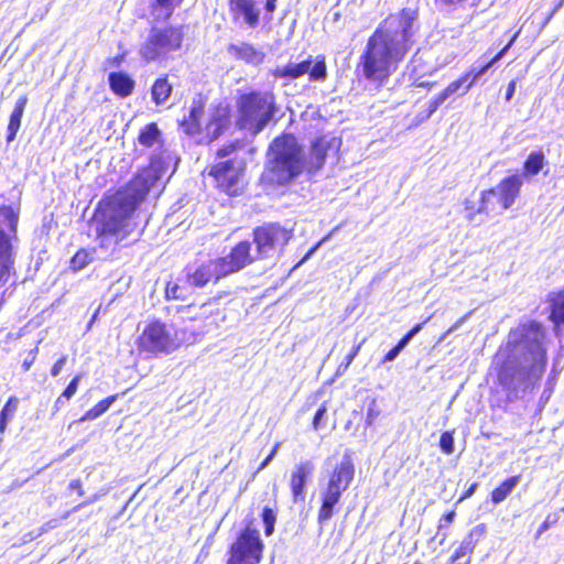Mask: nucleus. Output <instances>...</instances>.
<instances>
[{
  "mask_svg": "<svg viewBox=\"0 0 564 564\" xmlns=\"http://www.w3.org/2000/svg\"><path fill=\"white\" fill-rule=\"evenodd\" d=\"M327 413L326 402L322 403L314 414L312 426L315 431L321 430L325 426V417Z\"/></svg>",
  "mask_w": 564,
  "mask_h": 564,
  "instance_id": "44",
  "label": "nucleus"
},
{
  "mask_svg": "<svg viewBox=\"0 0 564 564\" xmlns=\"http://www.w3.org/2000/svg\"><path fill=\"white\" fill-rule=\"evenodd\" d=\"M85 506L83 505V502L78 503L77 506H75L72 510H70V513H75V512H78L80 511L82 509H84Z\"/></svg>",
  "mask_w": 564,
  "mask_h": 564,
  "instance_id": "63",
  "label": "nucleus"
},
{
  "mask_svg": "<svg viewBox=\"0 0 564 564\" xmlns=\"http://www.w3.org/2000/svg\"><path fill=\"white\" fill-rule=\"evenodd\" d=\"M497 207H499V195L496 192V187L482 191L477 207L475 202L470 199L465 200L466 218L471 223L480 224L484 220H477L476 216L481 214L488 216L490 213L496 212Z\"/></svg>",
  "mask_w": 564,
  "mask_h": 564,
  "instance_id": "15",
  "label": "nucleus"
},
{
  "mask_svg": "<svg viewBox=\"0 0 564 564\" xmlns=\"http://www.w3.org/2000/svg\"><path fill=\"white\" fill-rule=\"evenodd\" d=\"M314 469V464L311 460H303L293 469L290 487L294 502L304 501L306 484L308 478L313 475Z\"/></svg>",
  "mask_w": 564,
  "mask_h": 564,
  "instance_id": "19",
  "label": "nucleus"
},
{
  "mask_svg": "<svg viewBox=\"0 0 564 564\" xmlns=\"http://www.w3.org/2000/svg\"><path fill=\"white\" fill-rule=\"evenodd\" d=\"M431 319V316L427 317L424 322L419 323L414 325L397 344V346L403 350L409 343L414 338L415 335H417L421 329L423 328V325L426 324Z\"/></svg>",
  "mask_w": 564,
  "mask_h": 564,
  "instance_id": "43",
  "label": "nucleus"
},
{
  "mask_svg": "<svg viewBox=\"0 0 564 564\" xmlns=\"http://www.w3.org/2000/svg\"><path fill=\"white\" fill-rule=\"evenodd\" d=\"M181 279L177 281H170L165 286V297L167 300H181L185 301L188 296L189 290L186 282L184 284L180 283Z\"/></svg>",
  "mask_w": 564,
  "mask_h": 564,
  "instance_id": "35",
  "label": "nucleus"
},
{
  "mask_svg": "<svg viewBox=\"0 0 564 564\" xmlns=\"http://www.w3.org/2000/svg\"><path fill=\"white\" fill-rule=\"evenodd\" d=\"M68 488L70 490H75L78 492L79 496H83L84 495V490L82 488V482L79 479H73L69 485H68Z\"/></svg>",
  "mask_w": 564,
  "mask_h": 564,
  "instance_id": "54",
  "label": "nucleus"
},
{
  "mask_svg": "<svg viewBox=\"0 0 564 564\" xmlns=\"http://www.w3.org/2000/svg\"><path fill=\"white\" fill-rule=\"evenodd\" d=\"M68 400H65V398H62V394L56 399L55 403H54V406H53V413H56L57 411H59L64 405L65 403L67 402Z\"/></svg>",
  "mask_w": 564,
  "mask_h": 564,
  "instance_id": "56",
  "label": "nucleus"
},
{
  "mask_svg": "<svg viewBox=\"0 0 564 564\" xmlns=\"http://www.w3.org/2000/svg\"><path fill=\"white\" fill-rule=\"evenodd\" d=\"M551 321L556 325L564 324V292H558L550 299Z\"/></svg>",
  "mask_w": 564,
  "mask_h": 564,
  "instance_id": "34",
  "label": "nucleus"
},
{
  "mask_svg": "<svg viewBox=\"0 0 564 564\" xmlns=\"http://www.w3.org/2000/svg\"><path fill=\"white\" fill-rule=\"evenodd\" d=\"M545 165V155L542 151H532L523 163V177L538 175Z\"/></svg>",
  "mask_w": 564,
  "mask_h": 564,
  "instance_id": "28",
  "label": "nucleus"
},
{
  "mask_svg": "<svg viewBox=\"0 0 564 564\" xmlns=\"http://www.w3.org/2000/svg\"><path fill=\"white\" fill-rule=\"evenodd\" d=\"M227 53L230 57L252 66L262 64L265 57L262 51L248 42L230 43Z\"/></svg>",
  "mask_w": 564,
  "mask_h": 564,
  "instance_id": "21",
  "label": "nucleus"
},
{
  "mask_svg": "<svg viewBox=\"0 0 564 564\" xmlns=\"http://www.w3.org/2000/svg\"><path fill=\"white\" fill-rule=\"evenodd\" d=\"M138 142L145 147L152 148L156 144H162V132L155 122L145 124L139 132Z\"/></svg>",
  "mask_w": 564,
  "mask_h": 564,
  "instance_id": "27",
  "label": "nucleus"
},
{
  "mask_svg": "<svg viewBox=\"0 0 564 564\" xmlns=\"http://www.w3.org/2000/svg\"><path fill=\"white\" fill-rule=\"evenodd\" d=\"M184 36L183 25L153 24L140 45L139 55L148 63L165 59L171 53L181 50Z\"/></svg>",
  "mask_w": 564,
  "mask_h": 564,
  "instance_id": "9",
  "label": "nucleus"
},
{
  "mask_svg": "<svg viewBox=\"0 0 564 564\" xmlns=\"http://www.w3.org/2000/svg\"><path fill=\"white\" fill-rule=\"evenodd\" d=\"M99 498H100V495H99V494H95V495H93V496L88 497L85 501H83V505H84L85 507H87V506H89V505L95 503L96 501H98V500H99Z\"/></svg>",
  "mask_w": 564,
  "mask_h": 564,
  "instance_id": "59",
  "label": "nucleus"
},
{
  "mask_svg": "<svg viewBox=\"0 0 564 564\" xmlns=\"http://www.w3.org/2000/svg\"><path fill=\"white\" fill-rule=\"evenodd\" d=\"M0 216L3 218L8 230L7 232H13L17 235L19 214L13 209L12 206H2L0 208Z\"/></svg>",
  "mask_w": 564,
  "mask_h": 564,
  "instance_id": "37",
  "label": "nucleus"
},
{
  "mask_svg": "<svg viewBox=\"0 0 564 564\" xmlns=\"http://www.w3.org/2000/svg\"><path fill=\"white\" fill-rule=\"evenodd\" d=\"M239 118L237 124L253 134L260 133L275 117L279 108L270 91L251 90L242 94L237 102Z\"/></svg>",
  "mask_w": 564,
  "mask_h": 564,
  "instance_id": "6",
  "label": "nucleus"
},
{
  "mask_svg": "<svg viewBox=\"0 0 564 564\" xmlns=\"http://www.w3.org/2000/svg\"><path fill=\"white\" fill-rule=\"evenodd\" d=\"M28 104V97L25 95L21 96L10 115L9 124L7 129V142L10 143L14 141L17 133L21 127V120L24 113L25 106Z\"/></svg>",
  "mask_w": 564,
  "mask_h": 564,
  "instance_id": "24",
  "label": "nucleus"
},
{
  "mask_svg": "<svg viewBox=\"0 0 564 564\" xmlns=\"http://www.w3.org/2000/svg\"><path fill=\"white\" fill-rule=\"evenodd\" d=\"M444 102L445 100L443 99V96H440V94L432 98L427 104L424 118H431Z\"/></svg>",
  "mask_w": 564,
  "mask_h": 564,
  "instance_id": "47",
  "label": "nucleus"
},
{
  "mask_svg": "<svg viewBox=\"0 0 564 564\" xmlns=\"http://www.w3.org/2000/svg\"><path fill=\"white\" fill-rule=\"evenodd\" d=\"M549 519H550V517H547L546 520L541 524L540 532H542L549 528Z\"/></svg>",
  "mask_w": 564,
  "mask_h": 564,
  "instance_id": "64",
  "label": "nucleus"
},
{
  "mask_svg": "<svg viewBox=\"0 0 564 564\" xmlns=\"http://www.w3.org/2000/svg\"><path fill=\"white\" fill-rule=\"evenodd\" d=\"M416 14L403 9L383 20L369 36L357 63V73L364 80L383 86L398 69L412 47Z\"/></svg>",
  "mask_w": 564,
  "mask_h": 564,
  "instance_id": "2",
  "label": "nucleus"
},
{
  "mask_svg": "<svg viewBox=\"0 0 564 564\" xmlns=\"http://www.w3.org/2000/svg\"><path fill=\"white\" fill-rule=\"evenodd\" d=\"M264 544L256 528L246 527L230 545L227 564H259Z\"/></svg>",
  "mask_w": 564,
  "mask_h": 564,
  "instance_id": "11",
  "label": "nucleus"
},
{
  "mask_svg": "<svg viewBox=\"0 0 564 564\" xmlns=\"http://www.w3.org/2000/svg\"><path fill=\"white\" fill-rule=\"evenodd\" d=\"M19 247L18 235L0 227V288L15 275V259Z\"/></svg>",
  "mask_w": 564,
  "mask_h": 564,
  "instance_id": "13",
  "label": "nucleus"
},
{
  "mask_svg": "<svg viewBox=\"0 0 564 564\" xmlns=\"http://www.w3.org/2000/svg\"><path fill=\"white\" fill-rule=\"evenodd\" d=\"M454 431H445L442 433L440 437V448L441 451L446 454L451 455L454 453L455 446H454Z\"/></svg>",
  "mask_w": 564,
  "mask_h": 564,
  "instance_id": "42",
  "label": "nucleus"
},
{
  "mask_svg": "<svg viewBox=\"0 0 564 564\" xmlns=\"http://www.w3.org/2000/svg\"><path fill=\"white\" fill-rule=\"evenodd\" d=\"M67 361V356H62L51 368V375L57 377Z\"/></svg>",
  "mask_w": 564,
  "mask_h": 564,
  "instance_id": "49",
  "label": "nucleus"
},
{
  "mask_svg": "<svg viewBox=\"0 0 564 564\" xmlns=\"http://www.w3.org/2000/svg\"><path fill=\"white\" fill-rule=\"evenodd\" d=\"M380 412L381 411L378 408L376 400H371L367 408L366 426H371L380 415Z\"/></svg>",
  "mask_w": 564,
  "mask_h": 564,
  "instance_id": "45",
  "label": "nucleus"
},
{
  "mask_svg": "<svg viewBox=\"0 0 564 564\" xmlns=\"http://www.w3.org/2000/svg\"><path fill=\"white\" fill-rule=\"evenodd\" d=\"M29 478H25L23 479L22 481H19V480H14L12 482V485L10 486V490H14V489H18V488H21L23 486V484L28 480Z\"/></svg>",
  "mask_w": 564,
  "mask_h": 564,
  "instance_id": "62",
  "label": "nucleus"
},
{
  "mask_svg": "<svg viewBox=\"0 0 564 564\" xmlns=\"http://www.w3.org/2000/svg\"><path fill=\"white\" fill-rule=\"evenodd\" d=\"M80 379H82V375L75 376L70 380L68 386L65 388V390L62 392V398H65V400L72 399L78 389Z\"/></svg>",
  "mask_w": 564,
  "mask_h": 564,
  "instance_id": "46",
  "label": "nucleus"
},
{
  "mask_svg": "<svg viewBox=\"0 0 564 564\" xmlns=\"http://www.w3.org/2000/svg\"><path fill=\"white\" fill-rule=\"evenodd\" d=\"M253 243L256 245V254L252 256L253 261L257 259L272 258L276 251H282L289 243L293 234L291 230L282 227L278 223H268L253 229Z\"/></svg>",
  "mask_w": 564,
  "mask_h": 564,
  "instance_id": "10",
  "label": "nucleus"
},
{
  "mask_svg": "<svg viewBox=\"0 0 564 564\" xmlns=\"http://www.w3.org/2000/svg\"><path fill=\"white\" fill-rule=\"evenodd\" d=\"M494 362L497 381L508 402L533 394L547 366L546 330L534 319L520 322L509 330Z\"/></svg>",
  "mask_w": 564,
  "mask_h": 564,
  "instance_id": "1",
  "label": "nucleus"
},
{
  "mask_svg": "<svg viewBox=\"0 0 564 564\" xmlns=\"http://www.w3.org/2000/svg\"><path fill=\"white\" fill-rule=\"evenodd\" d=\"M108 83L110 89L117 96L126 98L130 96L134 89V80L132 77L124 72H112L108 76Z\"/></svg>",
  "mask_w": 564,
  "mask_h": 564,
  "instance_id": "22",
  "label": "nucleus"
},
{
  "mask_svg": "<svg viewBox=\"0 0 564 564\" xmlns=\"http://www.w3.org/2000/svg\"><path fill=\"white\" fill-rule=\"evenodd\" d=\"M355 477V465L349 453H345L341 460L328 474L327 481L321 487V508L318 523L324 524L332 519L335 508L343 494L350 487Z\"/></svg>",
  "mask_w": 564,
  "mask_h": 564,
  "instance_id": "8",
  "label": "nucleus"
},
{
  "mask_svg": "<svg viewBox=\"0 0 564 564\" xmlns=\"http://www.w3.org/2000/svg\"><path fill=\"white\" fill-rule=\"evenodd\" d=\"M274 78L294 80L307 74L311 82H323L327 77V67L324 56H317L313 62L312 56L300 62H289L286 65L276 66L271 72Z\"/></svg>",
  "mask_w": 564,
  "mask_h": 564,
  "instance_id": "12",
  "label": "nucleus"
},
{
  "mask_svg": "<svg viewBox=\"0 0 564 564\" xmlns=\"http://www.w3.org/2000/svg\"><path fill=\"white\" fill-rule=\"evenodd\" d=\"M238 167L235 166L232 160H226L218 162L217 164L213 165L209 171V175L214 178L219 177L220 175L229 173V171H235Z\"/></svg>",
  "mask_w": 564,
  "mask_h": 564,
  "instance_id": "41",
  "label": "nucleus"
},
{
  "mask_svg": "<svg viewBox=\"0 0 564 564\" xmlns=\"http://www.w3.org/2000/svg\"><path fill=\"white\" fill-rule=\"evenodd\" d=\"M203 104L199 100H194L189 108L188 116L184 117L180 123L185 133L193 135L199 131V119L203 116Z\"/></svg>",
  "mask_w": 564,
  "mask_h": 564,
  "instance_id": "26",
  "label": "nucleus"
},
{
  "mask_svg": "<svg viewBox=\"0 0 564 564\" xmlns=\"http://www.w3.org/2000/svg\"><path fill=\"white\" fill-rule=\"evenodd\" d=\"M262 522L264 525V534L270 536L274 532V525L276 520V514L274 510L270 507H264L261 513Z\"/></svg>",
  "mask_w": 564,
  "mask_h": 564,
  "instance_id": "40",
  "label": "nucleus"
},
{
  "mask_svg": "<svg viewBox=\"0 0 564 564\" xmlns=\"http://www.w3.org/2000/svg\"><path fill=\"white\" fill-rule=\"evenodd\" d=\"M239 177L240 171L237 169L235 171H229L227 174L220 175L219 177L215 178V181L221 191L228 195L235 196L239 194Z\"/></svg>",
  "mask_w": 564,
  "mask_h": 564,
  "instance_id": "29",
  "label": "nucleus"
},
{
  "mask_svg": "<svg viewBox=\"0 0 564 564\" xmlns=\"http://www.w3.org/2000/svg\"><path fill=\"white\" fill-rule=\"evenodd\" d=\"M467 318V316H464L462 317L460 319H458L446 333L447 334H451L453 332H455L463 323L464 321Z\"/></svg>",
  "mask_w": 564,
  "mask_h": 564,
  "instance_id": "61",
  "label": "nucleus"
},
{
  "mask_svg": "<svg viewBox=\"0 0 564 564\" xmlns=\"http://www.w3.org/2000/svg\"><path fill=\"white\" fill-rule=\"evenodd\" d=\"M34 361H35V356L25 358L22 364L23 370L29 371V369L31 368V366L33 365Z\"/></svg>",
  "mask_w": 564,
  "mask_h": 564,
  "instance_id": "58",
  "label": "nucleus"
},
{
  "mask_svg": "<svg viewBox=\"0 0 564 564\" xmlns=\"http://www.w3.org/2000/svg\"><path fill=\"white\" fill-rule=\"evenodd\" d=\"M118 399L117 394L109 395L106 399L99 401L94 408L88 410L82 417L80 422L93 421L101 416L108 411L112 403Z\"/></svg>",
  "mask_w": 564,
  "mask_h": 564,
  "instance_id": "32",
  "label": "nucleus"
},
{
  "mask_svg": "<svg viewBox=\"0 0 564 564\" xmlns=\"http://www.w3.org/2000/svg\"><path fill=\"white\" fill-rule=\"evenodd\" d=\"M251 242H238L227 256L188 265L184 270L185 282L194 289H203L209 282L216 283L223 278L241 271L252 263Z\"/></svg>",
  "mask_w": 564,
  "mask_h": 564,
  "instance_id": "5",
  "label": "nucleus"
},
{
  "mask_svg": "<svg viewBox=\"0 0 564 564\" xmlns=\"http://www.w3.org/2000/svg\"><path fill=\"white\" fill-rule=\"evenodd\" d=\"M231 22L240 30L256 29L260 24L261 8L257 0H229Z\"/></svg>",
  "mask_w": 564,
  "mask_h": 564,
  "instance_id": "14",
  "label": "nucleus"
},
{
  "mask_svg": "<svg viewBox=\"0 0 564 564\" xmlns=\"http://www.w3.org/2000/svg\"><path fill=\"white\" fill-rule=\"evenodd\" d=\"M519 482L520 476H511L503 480L491 491V501L495 505L501 503L514 490Z\"/></svg>",
  "mask_w": 564,
  "mask_h": 564,
  "instance_id": "31",
  "label": "nucleus"
},
{
  "mask_svg": "<svg viewBox=\"0 0 564 564\" xmlns=\"http://www.w3.org/2000/svg\"><path fill=\"white\" fill-rule=\"evenodd\" d=\"M523 185V176L519 173L509 175L496 186L499 195V207L501 210L509 209L516 202Z\"/></svg>",
  "mask_w": 564,
  "mask_h": 564,
  "instance_id": "18",
  "label": "nucleus"
},
{
  "mask_svg": "<svg viewBox=\"0 0 564 564\" xmlns=\"http://www.w3.org/2000/svg\"><path fill=\"white\" fill-rule=\"evenodd\" d=\"M230 126V115L226 107H218L207 124V133L213 140L218 139Z\"/></svg>",
  "mask_w": 564,
  "mask_h": 564,
  "instance_id": "23",
  "label": "nucleus"
},
{
  "mask_svg": "<svg viewBox=\"0 0 564 564\" xmlns=\"http://www.w3.org/2000/svg\"><path fill=\"white\" fill-rule=\"evenodd\" d=\"M455 512L451 511L443 516L442 521H445L446 523H452L455 519Z\"/></svg>",
  "mask_w": 564,
  "mask_h": 564,
  "instance_id": "60",
  "label": "nucleus"
},
{
  "mask_svg": "<svg viewBox=\"0 0 564 564\" xmlns=\"http://www.w3.org/2000/svg\"><path fill=\"white\" fill-rule=\"evenodd\" d=\"M94 260V251L87 249H79L70 259L69 269L78 272L85 269Z\"/></svg>",
  "mask_w": 564,
  "mask_h": 564,
  "instance_id": "36",
  "label": "nucleus"
},
{
  "mask_svg": "<svg viewBox=\"0 0 564 564\" xmlns=\"http://www.w3.org/2000/svg\"><path fill=\"white\" fill-rule=\"evenodd\" d=\"M276 9V0H267L264 3V10L268 13H273Z\"/></svg>",
  "mask_w": 564,
  "mask_h": 564,
  "instance_id": "57",
  "label": "nucleus"
},
{
  "mask_svg": "<svg viewBox=\"0 0 564 564\" xmlns=\"http://www.w3.org/2000/svg\"><path fill=\"white\" fill-rule=\"evenodd\" d=\"M178 0H153L150 4V14L154 22L167 21L177 4Z\"/></svg>",
  "mask_w": 564,
  "mask_h": 564,
  "instance_id": "25",
  "label": "nucleus"
},
{
  "mask_svg": "<svg viewBox=\"0 0 564 564\" xmlns=\"http://www.w3.org/2000/svg\"><path fill=\"white\" fill-rule=\"evenodd\" d=\"M360 346L361 345L359 344V345L352 347L350 352L345 357V364H341V366H344L345 368L349 367V365L354 361V359L358 355Z\"/></svg>",
  "mask_w": 564,
  "mask_h": 564,
  "instance_id": "51",
  "label": "nucleus"
},
{
  "mask_svg": "<svg viewBox=\"0 0 564 564\" xmlns=\"http://www.w3.org/2000/svg\"><path fill=\"white\" fill-rule=\"evenodd\" d=\"M278 447H279V444H275L273 446V448L271 449V452L269 453V455L262 460V463L260 464L259 468H258V471L264 469L270 463L271 460L274 458L276 452H278Z\"/></svg>",
  "mask_w": 564,
  "mask_h": 564,
  "instance_id": "52",
  "label": "nucleus"
},
{
  "mask_svg": "<svg viewBox=\"0 0 564 564\" xmlns=\"http://www.w3.org/2000/svg\"><path fill=\"white\" fill-rule=\"evenodd\" d=\"M478 488V482H473L467 489L466 491L463 494L462 498L460 499H467V498H470L477 490Z\"/></svg>",
  "mask_w": 564,
  "mask_h": 564,
  "instance_id": "55",
  "label": "nucleus"
},
{
  "mask_svg": "<svg viewBox=\"0 0 564 564\" xmlns=\"http://www.w3.org/2000/svg\"><path fill=\"white\" fill-rule=\"evenodd\" d=\"M173 86L169 83L167 77L158 78L151 88L152 100L156 105H163L171 96Z\"/></svg>",
  "mask_w": 564,
  "mask_h": 564,
  "instance_id": "30",
  "label": "nucleus"
},
{
  "mask_svg": "<svg viewBox=\"0 0 564 564\" xmlns=\"http://www.w3.org/2000/svg\"><path fill=\"white\" fill-rule=\"evenodd\" d=\"M240 147L239 142H231L227 145L221 147L217 151V158L225 159L230 156L238 148Z\"/></svg>",
  "mask_w": 564,
  "mask_h": 564,
  "instance_id": "48",
  "label": "nucleus"
},
{
  "mask_svg": "<svg viewBox=\"0 0 564 564\" xmlns=\"http://www.w3.org/2000/svg\"><path fill=\"white\" fill-rule=\"evenodd\" d=\"M486 533L485 524L475 525L463 539L458 549L449 557L448 564H469L475 546Z\"/></svg>",
  "mask_w": 564,
  "mask_h": 564,
  "instance_id": "16",
  "label": "nucleus"
},
{
  "mask_svg": "<svg viewBox=\"0 0 564 564\" xmlns=\"http://www.w3.org/2000/svg\"><path fill=\"white\" fill-rule=\"evenodd\" d=\"M402 350L395 345L383 357L382 362H391L398 358Z\"/></svg>",
  "mask_w": 564,
  "mask_h": 564,
  "instance_id": "50",
  "label": "nucleus"
},
{
  "mask_svg": "<svg viewBox=\"0 0 564 564\" xmlns=\"http://www.w3.org/2000/svg\"><path fill=\"white\" fill-rule=\"evenodd\" d=\"M305 167V152L297 139L290 133L276 137L269 145L263 180L285 186L296 180Z\"/></svg>",
  "mask_w": 564,
  "mask_h": 564,
  "instance_id": "4",
  "label": "nucleus"
},
{
  "mask_svg": "<svg viewBox=\"0 0 564 564\" xmlns=\"http://www.w3.org/2000/svg\"><path fill=\"white\" fill-rule=\"evenodd\" d=\"M178 158L170 150L162 149L151 155L149 166L142 169L123 187L116 193L105 196L97 205L94 213L96 230L110 234L129 232L130 220L134 212L148 196L150 189L169 171L172 163L177 164Z\"/></svg>",
  "mask_w": 564,
  "mask_h": 564,
  "instance_id": "3",
  "label": "nucleus"
},
{
  "mask_svg": "<svg viewBox=\"0 0 564 564\" xmlns=\"http://www.w3.org/2000/svg\"><path fill=\"white\" fill-rule=\"evenodd\" d=\"M518 37V33L513 34L509 42L489 61L487 62H476L471 65L470 69L465 73V76H468V84L464 87L462 94L465 95L468 93L470 87L479 80L491 67L495 63L500 61L506 53L510 50Z\"/></svg>",
  "mask_w": 564,
  "mask_h": 564,
  "instance_id": "20",
  "label": "nucleus"
},
{
  "mask_svg": "<svg viewBox=\"0 0 564 564\" xmlns=\"http://www.w3.org/2000/svg\"><path fill=\"white\" fill-rule=\"evenodd\" d=\"M196 333L188 326L176 327L160 319L151 321L140 336V346L152 354H171L183 344H193Z\"/></svg>",
  "mask_w": 564,
  "mask_h": 564,
  "instance_id": "7",
  "label": "nucleus"
},
{
  "mask_svg": "<svg viewBox=\"0 0 564 564\" xmlns=\"http://www.w3.org/2000/svg\"><path fill=\"white\" fill-rule=\"evenodd\" d=\"M516 89H517V80L516 79H512L509 82L508 86H507V91H506V100L507 101H510L516 93Z\"/></svg>",
  "mask_w": 564,
  "mask_h": 564,
  "instance_id": "53",
  "label": "nucleus"
},
{
  "mask_svg": "<svg viewBox=\"0 0 564 564\" xmlns=\"http://www.w3.org/2000/svg\"><path fill=\"white\" fill-rule=\"evenodd\" d=\"M340 145V140L336 137L330 135H322L316 138L312 144L310 150V160L308 163L311 169L314 171H318L323 167L326 156L329 151H338Z\"/></svg>",
  "mask_w": 564,
  "mask_h": 564,
  "instance_id": "17",
  "label": "nucleus"
},
{
  "mask_svg": "<svg viewBox=\"0 0 564 564\" xmlns=\"http://www.w3.org/2000/svg\"><path fill=\"white\" fill-rule=\"evenodd\" d=\"M99 247L102 249L115 248L118 242L123 238L121 234L101 232L96 230Z\"/></svg>",
  "mask_w": 564,
  "mask_h": 564,
  "instance_id": "39",
  "label": "nucleus"
},
{
  "mask_svg": "<svg viewBox=\"0 0 564 564\" xmlns=\"http://www.w3.org/2000/svg\"><path fill=\"white\" fill-rule=\"evenodd\" d=\"M19 399L14 395L10 397L0 411V434H3L18 410Z\"/></svg>",
  "mask_w": 564,
  "mask_h": 564,
  "instance_id": "33",
  "label": "nucleus"
},
{
  "mask_svg": "<svg viewBox=\"0 0 564 564\" xmlns=\"http://www.w3.org/2000/svg\"><path fill=\"white\" fill-rule=\"evenodd\" d=\"M467 84L468 76L463 75L458 79L448 84L447 87L440 93V96H443V99L446 101L451 96L455 94L463 95L462 91Z\"/></svg>",
  "mask_w": 564,
  "mask_h": 564,
  "instance_id": "38",
  "label": "nucleus"
}]
</instances>
